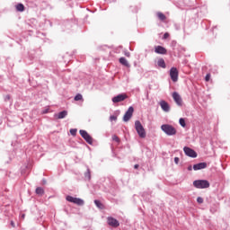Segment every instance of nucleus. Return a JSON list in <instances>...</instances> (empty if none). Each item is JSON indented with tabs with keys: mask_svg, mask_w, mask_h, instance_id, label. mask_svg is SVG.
Masks as SVG:
<instances>
[{
	"mask_svg": "<svg viewBox=\"0 0 230 230\" xmlns=\"http://www.w3.org/2000/svg\"><path fill=\"white\" fill-rule=\"evenodd\" d=\"M85 177L88 179V181H91V171H87V172L85 173Z\"/></svg>",
	"mask_w": 230,
	"mask_h": 230,
	"instance_id": "393cba45",
	"label": "nucleus"
},
{
	"mask_svg": "<svg viewBox=\"0 0 230 230\" xmlns=\"http://www.w3.org/2000/svg\"><path fill=\"white\" fill-rule=\"evenodd\" d=\"M118 120V116L116 115H111L110 117V121H117Z\"/></svg>",
	"mask_w": 230,
	"mask_h": 230,
	"instance_id": "b1692460",
	"label": "nucleus"
},
{
	"mask_svg": "<svg viewBox=\"0 0 230 230\" xmlns=\"http://www.w3.org/2000/svg\"><path fill=\"white\" fill-rule=\"evenodd\" d=\"M135 128L139 137H141L142 139H145V137H146V131L145 130L143 124H141V121L137 120L135 122Z\"/></svg>",
	"mask_w": 230,
	"mask_h": 230,
	"instance_id": "f03ea898",
	"label": "nucleus"
},
{
	"mask_svg": "<svg viewBox=\"0 0 230 230\" xmlns=\"http://www.w3.org/2000/svg\"><path fill=\"white\" fill-rule=\"evenodd\" d=\"M108 224L111 226V227H119V222L118 221V219L114 218V217H108Z\"/></svg>",
	"mask_w": 230,
	"mask_h": 230,
	"instance_id": "9b49d317",
	"label": "nucleus"
},
{
	"mask_svg": "<svg viewBox=\"0 0 230 230\" xmlns=\"http://www.w3.org/2000/svg\"><path fill=\"white\" fill-rule=\"evenodd\" d=\"M174 163H175L176 164H179V157H175V158H174Z\"/></svg>",
	"mask_w": 230,
	"mask_h": 230,
	"instance_id": "7c9ffc66",
	"label": "nucleus"
},
{
	"mask_svg": "<svg viewBox=\"0 0 230 230\" xmlns=\"http://www.w3.org/2000/svg\"><path fill=\"white\" fill-rule=\"evenodd\" d=\"M210 79H211V74H207L205 77L206 82H209Z\"/></svg>",
	"mask_w": 230,
	"mask_h": 230,
	"instance_id": "bb28decb",
	"label": "nucleus"
},
{
	"mask_svg": "<svg viewBox=\"0 0 230 230\" xmlns=\"http://www.w3.org/2000/svg\"><path fill=\"white\" fill-rule=\"evenodd\" d=\"M157 66L159 67H162L163 69H166V63L164 62V59H163V58H159L157 60Z\"/></svg>",
	"mask_w": 230,
	"mask_h": 230,
	"instance_id": "f3484780",
	"label": "nucleus"
},
{
	"mask_svg": "<svg viewBox=\"0 0 230 230\" xmlns=\"http://www.w3.org/2000/svg\"><path fill=\"white\" fill-rule=\"evenodd\" d=\"M24 217H25V216H24V214H23V215L22 216V217L24 218Z\"/></svg>",
	"mask_w": 230,
	"mask_h": 230,
	"instance_id": "f704fd0d",
	"label": "nucleus"
},
{
	"mask_svg": "<svg viewBox=\"0 0 230 230\" xmlns=\"http://www.w3.org/2000/svg\"><path fill=\"white\" fill-rule=\"evenodd\" d=\"M119 64H121L122 66H125V67H130V64H128V61L127 60V58H120L119 59Z\"/></svg>",
	"mask_w": 230,
	"mask_h": 230,
	"instance_id": "dca6fc26",
	"label": "nucleus"
},
{
	"mask_svg": "<svg viewBox=\"0 0 230 230\" xmlns=\"http://www.w3.org/2000/svg\"><path fill=\"white\" fill-rule=\"evenodd\" d=\"M172 98H173L175 103H176L177 105H179V107H182V97H181V95L179 94V93L173 92V93H172Z\"/></svg>",
	"mask_w": 230,
	"mask_h": 230,
	"instance_id": "1a4fd4ad",
	"label": "nucleus"
},
{
	"mask_svg": "<svg viewBox=\"0 0 230 230\" xmlns=\"http://www.w3.org/2000/svg\"><path fill=\"white\" fill-rule=\"evenodd\" d=\"M54 116L56 119H64V118L67 116V111H63L58 114H55Z\"/></svg>",
	"mask_w": 230,
	"mask_h": 230,
	"instance_id": "2eb2a0df",
	"label": "nucleus"
},
{
	"mask_svg": "<svg viewBox=\"0 0 230 230\" xmlns=\"http://www.w3.org/2000/svg\"><path fill=\"white\" fill-rule=\"evenodd\" d=\"M161 130H163V132L167 136H175V134H177V129L170 124L162 125Z\"/></svg>",
	"mask_w": 230,
	"mask_h": 230,
	"instance_id": "f257e3e1",
	"label": "nucleus"
},
{
	"mask_svg": "<svg viewBox=\"0 0 230 230\" xmlns=\"http://www.w3.org/2000/svg\"><path fill=\"white\" fill-rule=\"evenodd\" d=\"M157 17L160 21H166V15L161 12L157 13Z\"/></svg>",
	"mask_w": 230,
	"mask_h": 230,
	"instance_id": "6ab92c4d",
	"label": "nucleus"
},
{
	"mask_svg": "<svg viewBox=\"0 0 230 230\" xmlns=\"http://www.w3.org/2000/svg\"><path fill=\"white\" fill-rule=\"evenodd\" d=\"M66 200L68 202H72L73 204H76L77 206H84V199L80 198H75L73 196H67Z\"/></svg>",
	"mask_w": 230,
	"mask_h": 230,
	"instance_id": "20e7f679",
	"label": "nucleus"
},
{
	"mask_svg": "<svg viewBox=\"0 0 230 230\" xmlns=\"http://www.w3.org/2000/svg\"><path fill=\"white\" fill-rule=\"evenodd\" d=\"M36 193H37V195H44V189L38 187L36 189Z\"/></svg>",
	"mask_w": 230,
	"mask_h": 230,
	"instance_id": "412c9836",
	"label": "nucleus"
},
{
	"mask_svg": "<svg viewBox=\"0 0 230 230\" xmlns=\"http://www.w3.org/2000/svg\"><path fill=\"white\" fill-rule=\"evenodd\" d=\"M12 227H15V223L13 221H11Z\"/></svg>",
	"mask_w": 230,
	"mask_h": 230,
	"instance_id": "2f4dec72",
	"label": "nucleus"
},
{
	"mask_svg": "<svg viewBox=\"0 0 230 230\" xmlns=\"http://www.w3.org/2000/svg\"><path fill=\"white\" fill-rule=\"evenodd\" d=\"M125 56L128 58V57H130V53L129 52H126Z\"/></svg>",
	"mask_w": 230,
	"mask_h": 230,
	"instance_id": "473e14b6",
	"label": "nucleus"
},
{
	"mask_svg": "<svg viewBox=\"0 0 230 230\" xmlns=\"http://www.w3.org/2000/svg\"><path fill=\"white\" fill-rule=\"evenodd\" d=\"M112 139H113V141H116V143H119V137H118V136L114 135L112 137Z\"/></svg>",
	"mask_w": 230,
	"mask_h": 230,
	"instance_id": "a878e982",
	"label": "nucleus"
},
{
	"mask_svg": "<svg viewBox=\"0 0 230 230\" xmlns=\"http://www.w3.org/2000/svg\"><path fill=\"white\" fill-rule=\"evenodd\" d=\"M81 100H84V97L82 96V94L78 93L75 96V102H80Z\"/></svg>",
	"mask_w": 230,
	"mask_h": 230,
	"instance_id": "4be33fe9",
	"label": "nucleus"
},
{
	"mask_svg": "<svg viewBox=\"0 0 230 230\" xmlns=\"http://www.w3.org/2000/svg\"><path fill=\"white\" fill-rule=\"evenodd\" d=\"M16 10H17L18 12H24V4H18L16 5Z\"/></svg>",
	"mask_w": 230,
	"mask_h": 230,
	"instance_id": "aec40b11",
	"label": "nucleus"
},
{
	"mask_svg": "<svg viewBox=\"0 0 230 230\" xmlns=\"http://www.w3.org/2000/svg\"><path fill=\"white\" fill-rule=\"evenodd\" d=\"M155 53H157L158 55H166L168 51L163 46H156L155 48Z\"/></svg>",
	"mask_w": 230,
	"mask_h": 230,
	"instance_id": "f8f14e48",
	"label": "nucleus"
},
{
	"mask_svg": "<svg viewBox=\"0 0 230 230\" xmlns=\"http://www.w3.org/2000/svg\"><path fill=\"white\" fill-rule=\"evenodd\" d=\"M193 186L199 190L209 188V181L208 180H196L193 181Z\"/></svg>",
	"mask_w": 230,
	"mask_h": 230,
	"instance_id": "7ed1b4c3",
	"label": "nucleus"
},
{
	"mask_svg": "<svg viewBox=\"0 0 230 230\" xmlns=\"http://www.w3.org/2000/svg\"><path fill=\"white\" fill-rule=\"evenodd\" d=\"M169 37H170V33L165 32V33L164 34V40L168 39Z\"/></svg>",
	"mask_w": 230,
	"mask_h": 230,
	"instance_id": "c756f323",
	"label": "nucleus"
},
{
	"mask_svg": "<svg viewBox=\"0 0 230 230\" xmlns=\"http://www.w3.org/2000/svg\"><path fill=\"white\" fill-rule=\"evenodd\" d=\"M197 202H198L199 204H202V203L204 202V199L199 197V198L197 199Z\"/></svg>",
	"mask_w": 230,
	"mask_h": 230,
	"instance_id": "c85d7f7f",
	"label": "nucleus"
},
{
	"mask_svg": "<svg viewBox=\"0 0 230 230\" xmlns=\"http://www.w3.org/2000/svg\"><path fill=\"white\" fill-rule=\"evenodd\" d=\"M79 133L81 134L82 137L86 140V143L93 145V137L89 135L87 131L81 129Z\"/></svg>",
	"mask_w": 230,
	"mask_h": 230,
	"instance_id": "423d86ee",
	"label": "nucleus"
},
{
	"mask_svg": "<svg viewBox=\"0 0 230 230\" xmlns=\"http://www.w3.org/2000/svg\"><path fill=\"white\" fill-rule=\"evenodd\" d=\"M128 98V95L127 93H121L112 98L113 103H119V102H125Z\"/></svg>",
	"mask_w": 230,
	"mask_h": 230,
	"instance_id": "0eeeda50",
	"label": "nucleus"
},
{
	"mask_svg": "<svg viewBox=\"0 0 230 230\" xmlns=\"http://www.w3.org/2000/svg\"><path fill=\"white\" fill-rule=\"evenodd\" d=\"M70 134L71 136H76V129L75 128L70 129Z\"/></svg>",
	"mask_w": 230,
	"mask_h": 230,
	"instance_id": "cd10ccee",
	"label": "nucleus"
},
{
	"mask_svg": "<svg viewBox=\"0 0 230 230\" xmlns=\"http://www.w3.org/2000/svg\"><path fill=\"white\" fill-rule=\"evenodd\" d=\"M160 106H161V109H163L164 111V112L170 111V105L165 101H161Z\"/></svg>",
	"mask_w": 230,
	"mask_h": 230,
	"instance_id": "ddd939ff",
	"label": "nucleus"
},
{
	"mask_svg": "<svg viewBox=\"0 0 230 230\" xmlns=\"http://www.w3.org/2000/svg\"><path fill=\"white\" fill-rule=\"evenodd\" d=\"M94 204L99 209H105V206L102 205V201L95 199Z\"/></svg>",
	"mask_w": 230,
	"mask_h": 230,
	"instance_id": "a211bd4d",
	"label": "nucleus"
},
{
	"mask_svg": "<svg viewBox=\"0 0 230 230\" xmlns=\"http://www.w3.org/2000/svg\"><path fill=\"white\" fill-rule=\"evenodd\" d=\"M170 76L172 82H177V80H179V70L175 67H172L170 70Z\"/></svg>",
	"mask_w": 230,
	"mask_h": 230,
	"instance_id": "6e6552de",
	"label": "nucleus"
},
{
	"mask_svg": "<svg viewBox=\"0 0 230 230\" xmlns=\"http://www.w3.org/2000/svg\"><path fill=\"white\" fill-rule=\"evenodd\" d=\"M134 114V107L130 106L126 113L123 116V121L127 123V121H130V119L132 118Z\"/></svg>",
	"mask_w": 230,
	"mask_h": 230,
	"instance_id": "39448f33",
	"label": "nucleus"
},
{
	"mask_svg": "<svg viewBox=\"0 0 230 230\" xmlns=\"http://www.w3.org/2000/svg\"><path fill=\"white\" fill-rule=\"evenodd\" d=\"M134 168L137 170L139 168V164H135Z\"/></svg>",
	"mask_w": 230,
	"mask_h": 230,
	"instance_id": "72a5a7b5",
	"label": "nucleus"
},
{
	"mask_svg": "<svg viewBox=\"0 0 230 230\" xmlns=\"http://www.w3.org/2000/svg\"><path fill=\"white\" fill-rule=\"evenodd\" d=\"M189 170H191V167H190Z\"/></svg>",
	"mask_w": 230,
	"mask_h": 230,
	"instance_id": "c9c22d12",
	"label": "nucleus"
},
{
	"mask_svg": "<svg viewBox=\"0 0 230 230\" xmlns=\"http://www.w3.org/2000/svg\"><path fill=\"white\" fill-rule=\"evenodd\" d=\"M179 123H180L181 127H183V128L186 127V120H184L183 118H181L179 119Z\"/></svg>",
	"mask_w": 230,
	"mask_h": 230,
	"instance_id": "5701e85b",
	"label": "nucleus"
},
{
	"mask_svg": "<svg viewBox=\"0 0 230 230\" xmlns=\"http://www.w3.org/2000/svg\"><path fill=\"white\" fill-rule=\"evenodd\" d=\"M208 167V164L206 163H199L197 164L193 165V170L197 171V170H204V168Z\"/></svg>",
	"mask_w": 230,
	"mask_h": 230,
	"instance_id": "4468645a",
	"label": "nucleus"
},
{
	"mask_svg": "<svg viewBox=\"0 0 230 230\" xmlns=\"http://www.w3.org/2000/svg\"><path fill=\"white\" fill-rule=\"evenodd\" d=\"M183 151H184V154L186 155H188V157H192V158L197 157V152H195V150H193V149H191V148H190L188 146H185L183 148Z\"/></svg>",
	"mask_w": 230,
	"mask_h": 230,
	"instance_id": "9d476101",
	"label": "nucleus"
}]
</instances>
